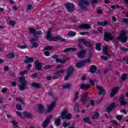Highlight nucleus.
<instances>
[{"mask_svg":"<svg viewBox=\"0 0 128 128\" xmlns=\"http://www.w3.org/2000/svg\"><path fill=\"white\" fill-rule=\"evenodd\" d=\"M51 32L52 30H50V29L47 32L46 40H52L53 42H58V40H60L61 42H66V39L62 38V36L60 35L52 37Z\"/></svg>","mask_w":128,"mask_h":128,"instance_id":"1","label":"nucleus"},{"mask_svg":"<svg viewBox=\"0 0 128 128\" xmlns=\"http://www.w3.org/2000/svg\"><path fill=\"white\" fill-rule=\"evenodd\" d=\"M78 47L80 50H82V48L83 46L82 44L80 42H82V44H84V46H87V48H88L90 50H92V44L90 43V42L86 41V38H78Z\"/></svg>","mask_w":128,"mask_h":128,"instance_id":"2","label":"nucleus"},{"mask_svg":"<svg viewBox=\"0 0 128 128\" xmlns=\"http://www.w3.org/2000/svg\"><path fill=\"white\" fill-rule=\"evenodd\" d=\"M128 32L124 30H122L120 35L118 37L117 40H120L122 44H124L128 42Z\"/></svg>","mask_w":128,"mask_h":128,"instance_id":"3","label":"nucleus"},{"mask_svg":"<svg viewBox=\"0 0 128 128\" xmlns=\"http://www.w3.org/2000/svg\"><path fill=\"white\" fill-rule=\"evenodd\" d=\"M19 82L22 84L19 86L20 90H26V88L28 86L26 81V78H24V76L20 77L19 78Z\"/></svg>","mask_w":128,"mask_h":128,"instance_id":"4","label":"nucleus"},{"mask_svg":"<svg viewBox=\"0 0 128 128\" xmlns=\"http://www.w3.org/2000/svg\"><path fill=\"white\" fill-rule=\"evenodd\" d=\"M114 37L112 36V34L108 32H105L104 33V40L106 42H108L110 40H114Z\"/></svg>","mask_w":128,"mask_h":128,"instance_id":"5","label":"nucleus"},{"mask_svg":"<svg viewBox=\"0 0 128 128\" xmlns=\"http://www.w3.org/2000/svg\"><path fill=\"white\" fill-rule=\"evenodd\" d=\"M72 116V114L68 113V111L66 110H63L60 114V118L62 120H70Z\"/></svg>","mask_w":128,"mask_h":128,"instance_id":"6","label":"nucleus"},{"mask_svg":"<svg viewBox=\"0 0 128 128\" xmlns=\"http://www.w3.org/2000/svg\"><path fill=\"white\" fill-rule=\"evenodd\" d=\"M74 72V68L73 66H70L67 70V74L65 76L64 80H68Z\"/></svg>","mask_w":128,"mask_h":128,"instance_id":"7","label":"nucleus"},{"mask_svg":"<svg viewBox=\"0 0 128 128\" xmlns=\"http://www.w3.org/2000/svg\"><path fill=\"white\" fill-rule=\"evenodd\" d=\"M64 6L68 12H72L76 8L74 4L68 2L64 4Z\"/></svg>","mask_w":128,"mask_h":128,"instance_id":"8","label":"nucleus"},{"mask_svg":"<svg viewBox=\"0 0 128 128\" xmlns=\"http://www.w3.org/2000/svg\"><path fill=\"white\" fill-rule=\"evenodd\" d=\"M29 32L30 34H32L36 38H38L37 36H40V34H42V30H40L36 32V30L32 28H29Z\"/></svg>","mask_w":128,"mask_h":128,"instance_id":"9","label":"nucleus"},{"mask_svg":"<svg viewBox=\"0 0 128 128\" xmlns=\"http://www.w3.org/2000/svg\"><path fill=\"white\" fill-rule=\"evenodd\" d=\"M90 2L86 0H79L78 6L82 10L86 8V6H88Z\"/></svg>","mask_w":128,"mask_h":128,"instance_id":"10","label":"nucleus"},{"mask_svg":"<svg viewBox=\"0 0 128 128\" xmlns=\"http://www.w3.org/2000/svg\"><path fill=\"white\" fill-rule=\"evenodd\" d=\"M54 118V115H50L48 116L46 120L43 122L42 124V128H46V126H48V124H50V120L51 118Z\"/></svg>","mask_w":128,"mask_h":128,"instance_id":"11","label":"nucleus"},{"mask_svg":"<svg viewBox=\"0 0 128 128\" xmlns=\"http://www.w3.org/2000/svg\"><path fill=\"white\" fill-rule=\"evenodd\" d=\"M88 61V60H83L80 62H78L76 64V68H80L84 66L86 64H88L87 62Z\"/></svg>","mask_w":128,"mask_h":128,"instance_id":"12","label":"nucleus"},{"mask_svg":"<svg viewBox=\"0 0 128 128\" xmlns=\"http://www.w3.org/2000/svg\"><path fill=\"white\" fill-rule=\"evenodd\" d=\"M86 50L84 49H82L77 54V56L78 58H86Z\"/></svg>","mask_w":128,"mask_h":128,"instance_id":"13","label":"nucleus"},{"mask_svg":"<svg viewBox=\"0 0 128 128\" xmlns=\"http://www.w3.org/2000/svg\"><path fill=\"white\" fill-rule=\"evenodd\" d=\"M52 58H54V60H56L57 62H60V64H66V60L64 59L62 60V59L58 58V55L56 54H54L52 56Z\"/></svg>","mask_w":128,"mask_h":128,"instance_id":"14","label":"nucleus"},{"mask_svg":"<svg viewBox=\"0 0 128 128\" xmlns=\"http://www.w3.org/2000/svg\"><path fill=\"white\" fill-rule=\"evenodd\" d=\"M96 90H98L99 96L100 94H106V90L104 88V87H102L98 85L96 86Z\"/></svg>","mask_w":128,"mask_h":128,"instance_id":"15","label":"nucleus"},{"mask_svg":"<svg viewBox=\"0 0 128 128\" xmlns=\"http://www.w3.org/2000/svg\"><path fill=\"white\" fill-rule=\"evenodd\" d=\"M119 90L120 87L118 86H116L113 89H112L111 93L110 94V98H114V96H115L116 94V93L118 92Z\"/></svg>","mask_w":128,"mask_h":128,"instance_id":"16","label":"nucleus"},{"mask_svg":"<svg viewBox=\"0 0 128 128\" xmlns=\"http://www.w3.org/2000/svg\"><path fill=\"white\" fill-rule=\"evenodd\" d=\"M119 102L120 106H126L128 102L124 101V94L120 95L119 98Z\"/></svg>","mask_w":128,"mask_h":128,"instance_id":"17","label":"nucleus"},{"mask_svg":"<svg viewBox=\"0 0 128 128\" xmlns=\"http://www.w3.org/2000/svg\"><path fill=\"white\" fill-rule=\"evenodd\" d=\"M38 114H44L46 112V108H44V105H42V104H38Z\"/></svg>","mask_w":128,"mask_h":128,"instance_id":"18","label":"nucleus"},{"mask_svg":"<svg viewBox=\"0 0 128 128\" xmlns=\"http://www.w3.org/2000/svg\"><path fill=\"white\" fill-rule=\"evenodd\" d=\"M35 68L36 70H42V62L38 61L37 62L35 63Z\"/></svg>","mask_w":128,"mask_h":128,"instance_id":"19","label":"nucleus"},{"mask_svg":"<svg viewBox=\"0 0 128 128\" xmlns=\"http://www.w3.org/2000/svg\"><path fill=\"white\" fill-rule=\"evenodd\" d=\"M116 106V102H112L111 104L108 106L106 110V112L108 113L111 112L112 110H114Z\"/></svg>","mask_w":128,"mask_h":128,"instance_id":"20","label":"nucleus"},{"mask_svg":"<svg viewBox=\"0 0 128 128\" xmlns=\"http://www.w3.org/2000/svg\"><path fill=\"white\" fill-rule=\"evenodd\" d=\"M30 42L31 44H32V48H38V44L36 42V38L30 39Z\"/></svg>","mask_w":128,"mask_h":128,"instance_id":"21","label":"nucleus"},{"mask_svg":"<svg viewBox=\"0 0 128 128\" xmlns=\"http://www.w3.org/2000/svg\"><path fill=\"white\" fill-rule=\"evenodd\" d=\"M79 28L80 30H89V28H90V26L88 24H84L79 26Z\"/></svg>","mask_w":128,"mask_h":128,"instance_id":"22","label":"nucleus"},{"mask_svg":"<svg viewBox=\"0 0 128 128\" xmlns=\"http://www.w3.org/2000/svg\"><path fill=\"white\" fill-rule=\"evenodd\" d=\"M96 70H98V68L96 65H91L90 66V74H94Z\"/></svg>","mask_w":128,"mask_h":128,"instance_id":"23","label":"nucleus"},{"mask_svg":"<svg viewBox=\"0 0 128 128\" xmlns=\"http://www.w3.org/2000/svg\"><path fill=\"white\" fill-rule=\"evenodd\" d=\"M26 60H24V62L25 64H30V62H34V60L33 58H28V56H26L25 57Z\"/></svg>","mask_w":128,"mask_h":128,"instance_id":"24","label":"nucleus"},{"mask_svg":"<svg viewBox=\"0 0 128 128\" xmlns=\"http://www.w3.org/2000/svg\"><path fill=\"white\" fill-rule=\"evenodd\" d=\"M110 24V22L108 21H104V22H97L98 26H108Z\"/></svg>","mask_w":128,"mask_h":128,"instance_id":"25","label":"nucleus"},{"mask_svg":"<svg viewBox=\"0 0 128 128\" xmlns=\"http://www.w3.org/2000/svg\"><path fill=\"white\" fill-rule=\"evenodd\" d=\"M54 106H56V102H54L48 106V112H50L54 110Z\"/></svg>","mask_w":128,"mask_h":128,"instance_id":"26","label":"nucleus"},{"mask_svg":"<svg viewBox=\"0 0 128 128\" xmlns=\"http://www.w3.org/2000/svg\"><path fill=\"white\" fill-rule=\"evenodd\" d=\"M90 88V86L88 84H82L80 86V90H88Z\"/></svg>","mask_w":128,"mask_h":128,"instance_id":"27","label":"nucleus"},{"mask_svg":"<svg viewBox=\"0 0 128 128\" xmlns=\"http://www.w3.org/2000/svg\"><path fill=\"white\" fill-rule=\"evenodd\" d=\"M23 116L26 118H33L34 116L32 114L28 112H23Z\"/></svg>","mask_w":128,"mask_h":128,"instance_id":"28","label":"nucleus"},{"mask_svg":"<svg viewBox=\"0 0 128 128\" xmlns=\"http://www.w3.org/2000/svg\"><path fill=\"white\" fill-rule=\"evenodd\" d=\"M88 93H85L82 96L81 102H88Z\"/></svg>","mask_w":128,"mask_h":128,"instance_id":"29","label":"nucleus"},{"mask_svg":"<svg viewBox=\"0 0 128 128\" xmlns=\"http://www.w3.org/2000/svg\"><path fill=\"white\" fill-rule=\"evenodd\" d=\"M32 88H42V86L39 83L33 82L31 84Z\"/></svg>","mask_w":128,"mask_h":128,"instance_id":"30","label":"nucleus"},{"mask_svg":"<svg viewBox=\"0 0 128 128\" xmlns=\"http://www.w3.org/2000/svg\"><path fill=\"white\" fill-rule=\"evenodd\" d=\"M14 56H16V55H14V52H10L6 56V58L10 60L14 58Z\"/></svg>","mask_w":128,"mask_h":128,"instance_id":"31","label":"nucleus"},{"mask_svg":"<svg viewBox=\"0 0 128 128\" xmlns=\"http://www.w3.org/2000/svg\"><path fill=\"white\" fill-rule=\"evenodd\" d=\"M100 118V113L98 112H96L92 116V120H98Z\"/></svg>","mask_w":128,"mask_h":128,"instance_id":"32","label":"nucleus"},{"mask_svg":"<svg viewBox=\"0 0 128 128\" xmlns=\"http://www.w3.org/2000/svg\"><path fill=\"white\" fill-rule=\"evenodd\" d=\"M72 50H73L74 52H76V48H66L64 50V52L65 54H66L68 52H72Z\"/></svg>","mask_w":128,"mask_h":128,"instance_id":"33","label":"nucleus"},{"mask_svg":"<svg viewBox=\"0 0 128 128\" xmlns=\"http://www.w3.org/2000/svg\"><path fill=\"white\" fill-rule=\"evenodd\" d=\"M68 36L70 38L72 36H76V32L74 31H70L68 34Z\"/></svg>","mask_w":128,"mask_h":128,"instance_id":"34","label":"nucleus"},{"mask_svg":"<svg viewBox=\"0 0 128 128\" xmlns=\"http://www.w3.org/2000/svg\"><path fill=\"white\" fill-rule=\"evenodd\" d=\"M100 46H102V43H97L96 44L95 48L96 50L100 52V50H102V48H100Z\"/></svg>","mask_w":128,"mask_h":128,"instance_id":"35","label":"nucleus"},{"mask_svg":"<svg viewBox=\"0 0 128 128\" xmlns=\"http://www.w3.org/2000/svg\"><path fill=\"white\" fill-rule=\"evenodd\" d=\"M128 76V74H123L122 76V77H121V80L122 82H124V80H128V76Z\"/></svg>","mask_w":128,"mask_h":128,"instance_id":"36","label":"nucleus"},{"mask_svg":"<svg viewBox=\"0 0 128 128\" xmlns=\"http://www.w3.org/2000/svg\"><path fill=\"white\" fill-rule=\"evenodd\" d=\"M54 124L56 126H60V118H57L55 120Z\"/></svg>","mask_w":128,"mask_h":128,"instance_id":"37","label":"nucleus"},{"mask_svg":"<svg viewBox=\"0 0 128 128\" xmlns=\"http://www.w3.org/2000/svg\"><path fill=\"white\" fill-rule=\"evenodd\" d=\"M84 122H85V124H92L88 117L84 118Z\"/></svg>","mask_w":128,"mask_h":128,"instance_id":"38","label":"nucleus"},{"mask_svg":"<svg viewBox=\"0 0 128 128\" xmlns=\"http://www.w3.org/2000/svg\"><path fill=\"white\" fill-rule=\"evenodd\" d=\"M11 122L13 124L14 128H18V124L16 120H12Z\"/></svg>","mask_w":128,"mask_h":128,"instance_id":"39","label":"nucleus"},{"mask_svg":"<svg viewBox=\"0 0 128 128\" xmlns=\"http://www.w3.org/2000/svg\"><path fill=\"white\" fill-rule=\"evenodd\" d=\"M62 126H63V128H66L68 126H70V122H63Z\"/></svg>","mask_w":128,"mask_h":128,"instance_id":"40","label":"nucleus"},{"mask_svg":"<svg viewBox=\"0 0 128 128\" xmlns=\"http://www.w3.org/2000/svg\"><path fill=\"white\" fill-rule=\"evenodd\" d=\"M94 54H92V52H90V54H89V56H88V59H85L84 60H88L87 64L88 63V62H90V58H92V55Z\"/></svg>","mask_w":128,"mask_h":128,"instance_id":"41","label":"nucleus"},{"mask_svg":"<svg viewBox=\"0 0 128 128\" xmlns=\"http://www.w3.org/2000/svg\"><path fill=\"white\" fill-rule=\"evenodd\" d=\"M62 88H63L66 89L70 88H72V85H70V84H66L62 86Z\"/></svg>","mask_w":128,"mask_h":128,"instance_id":"42","label":"nucleus"},{"mask_svg":"<svg viewBox=\"0 0 128 128\" xmlns=\"http://www.w3.org/2000/svg\"><path fill=\"white\" fill-rule=\"evenodd\" d=\"M64 70H61L56 72V76H61L60 74H64Z\"/></svg>","mask_w":128,"mask_h":128,"instance_id":"43","label":"nucleus"},{"mask_svg":"<svg viewBox=\"0 0 128 128\" xmlns=\"http://www.w3.org/2000/svg\"><path fill=\"white\" fill-rule=\"evenodd\" d=\"M54 68V65H50V64H48V65H46L44 66V70H50V68Z\"/></svg>","mask_w":128,"mask_h":128,"instance_id":"44","label":"nucleus"},{"mask_svg":"<svg viewBox=\"0 0 128 128\" xmlns=\"http://www.w3.org/2000/svg\"><path fill=\"white\" fill-rule=\"evenodd\" d=\"M78 108H80V105H78V104H76V105L74 107V110L76 112H80V110H78Z\"/></svg>","mask_w":128,"mask_h":128,"instance_id":"45","label":"nucleus"},{"mask_svg":"<svg viewBox=\"0 0 128 128\" xmlns=\"http://www.w3.org/2000/svg\"><path fill=\"white\" fill-rule=\"evenodd\" d=\"M79 34L80 36H90V32H80Z\"/></svg>","mask_w":128,"mask_h":128,"instance_id":"46","label":"nucleus"},{"mask_svg":"<svg viewBox=\"0 0 128 128\" xmlns=\"http://www.w3.org/2000/svg\"><path fill=\"white\" fill-rule=\"evenodd\" d=\"M16 108L18 110H22V105L20 104H16Z\"/></svg>","mask_w":128,"mask_h":128,"instance_id":"47","label":"nucleus"},{"mask_svg":"<svg viewBox=\"0 0 128 128\" xmlns=\"http://www.w3.org/2000/svg\"><path fill=\"white\" fill-rule=\"evenodd\" d=\"M120 50L124 52H128V48H126L124 47H120Z\"/></svg>","mask_w":128,"mask_h":128,"instance_id":"48","label":"nucleus"},{"mask_svg":"<svg viewBox=\"0 0 128 128\" xmlns=\"http://www.w3.org/2000/svg\"><path fill=\"white\" fill-rule=\"evenodd\" d=\"M103 52H104V54H108V46H104Z\"/></svg>","mask_w":128,"mask_h":128,"instance_id":"49","label":"nucleus"},{"mask_svg":"<svg viewBox=\"0 0 128 128\" xmlns=\"http://www.w3.org/2000/svg\"><path fill=\"white\" fill-rule=\"evenodd\" d=\"M16 100H17V102H21V104H24V100L20 98H16Z\"/></svg>","mask_w":128,"mask_h":128,"instance_id":"50","label":"nucleus"},{"mask_svg":"<svg viewBox=\"0 0 128 128\" xmlns=\"http://www.w3.org/2000/svg\"><path fill=\"white\" fill-rule=\"evenodd\" d=\"M18 48H20L21 50H24L25 48H28V46L26 45H18Z\"/></svg>","mask_w":128,"mask_h":128,"instance_id":"51","label":"nucleus"},{"mask_svg":"<svg viewBox=\"0 0 128 128\" xmlns=\"http://www.w3.org/2000/svg\"><path fill=\"white\" fill-rule=\"evenodd\" d=\"M116 118L119 122H120V120H122V115H117V116H116Z\"/></svg>","mask_w":128,"mask_h":128,"instance_id":"52","label":"nucleus"},{"mask_svg":"<svg viewBox=\"0 0 128 128\" xmlns=\"http://www.w3.org/2000/svg\"><path fill=\"white\" fill-rule=\"evenodd\" d=\"M78 94H80V92H75L76 97L74 98V100H76L78 98Z\"/></svg>","mask_w":128,"mask_h":128,"instance_id":"53","label":"nucleus"},{"mask_svg":"<svg viewBox=\"0 0 128 128\" xmlns=\"http://www.w3.org/2000/svg\"><path fill=\"white\" fill-rule=\"evenodd\" d=\"M100 58L102 60H108V56H100Z\"/></svg>","mask_w":128,"mask_h":128,"instance_id":"54","label":"nucleus"},{"mask_svg":"<svg viewBox=\"0 0 128 128\" xmlns=\"http://www.w3.org/2000/svg\"><path fill=\"white\" fill-rule=\"evenodd\" d=\"M26 74H28V72L26 70L21 71L20 72V76H24Z\"/></svg>","mask_w":128,"mask_h":128,"instance_id":"55","label":"nucleus"},{"mask_svg":"<svg viewBox=\"0 0 128 128\" xmlns=\"http://www.w3.org/2000/svg\"><path fill=\"white\" fill-rule=\"evenodd\" d=\"M9 24L10 26H14L16 25V22L12 20H10L9 22Z\"/></svg>","mask_w":128,"mask_h":128,"instance_id":"56","label":"nucleus"},{"mask_svg":"<svg viewBox=\"0 0 128 128\" xmlns=\"http://www.w3.org/2000/svg\"><path fill=\"white\" fill-rule=\"evenodd\" d=\"M45 50H52V46H48L44 48Z\"/></svg>","mask_w":128,"mask_h":128,"instance_id":"57","label":"nucleus"},{"mask_svg":"<svg viewBox=\"0 0 128 128\" xmlns=\"http://www.w3.org/2000/svg\"><path fill=\"white\" fill-rule=\"evenodd\" d=\"M44 54L46 56H50V53L48 51H45Z\"/></svg>","mask_w":128,"mask_h":128,"instance_id":"58","label":"nucleus"},{"mask_svg":"<svg viewBox=\"0 0 128 128\" xmlns=\"http://www.w3.org/2000/svg\"><path fill=\"white\" fill-rule=\"evenodd\" d=\"M90 104L92 106H94V100H90Z\"/></svg>","mask_w":128,"mask_h":128,"instance_id":"59","label":"nucleus"},{"mask_svg":"<svg viewBox=\"0 0 128 128\" xmlns=\"http://www.w3.org/2000/svg\"><path fill=\"white\" fill-rule=\"evenodd\" d=\"M32 64H28L26 67V70H30V68H32Z\"/></svg>","mask_w":128,"mask_h":128,"instance_id":"60","label":"nucleus"},{"mask_svg":"<svg viewBox=\"0 0 128 128\" xmlns=\"http://www.w3.org/2000/svg\"><path fill=\"white\" fill-rule=\"evenodd\" d=\"M124 24H128V18H124L122 20Z\"/></svg>","mask_w":128,"mask_h":128,"instance_id":"61","label":"nucleus"},{"mask_svg":"<svg viewBox=\"0 0 128 128\" xmlns=\"http://www.w3.org/2000/svg\"><path fill=\"white\" fill-rule=\"evenodd\" d=\"M98 2V0H90V2L92 4H96Z\"/></svg>","mask_w":128,"mask_h":128,"instance_id":"62","label":"nucleus"},{"mask_svg":"<svg viewBox=\"0 0 128 128\" xmlns=\"http://www.w3.org/2000/svg\"><path fill=\"white\" fill-rule=\"evenodd\" d=\"M2 92H4V94H6V92H8V89L6 88H2Z\"/></svg>","mask_w":128,"mask_h":128,"instance_id":"63","label":"nucleus"},{"mask_svg":"<svg viewBox=\"0 0 128 128\" xmlns=\"http://www.w3.org/2000/svg\"><path fill=\"white\" fill-rule=\"evenodd\" d=\"M18 84L16 83V82H12V86H16V84Z\"/></svg>","mask_w":128,"mask_h":128,"instance_id":"64","label":"nucleus"}]
</instances>
